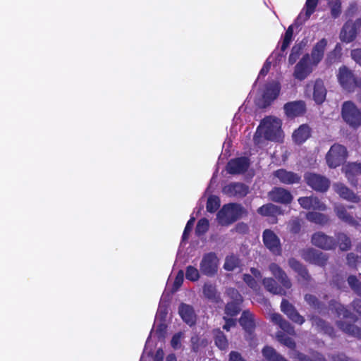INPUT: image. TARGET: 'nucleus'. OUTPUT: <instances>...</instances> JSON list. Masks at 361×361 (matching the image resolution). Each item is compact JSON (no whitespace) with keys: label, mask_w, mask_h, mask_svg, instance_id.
<instances>
[{"label":"nucleus","mask_w":361,"mask_h":361,"mask_svg":"<svg viewBox=\"0 0 361 361\" xmlns=\"http://www.w3.org/2000/svg\"><path fill=\"white\" fill-rule=\"evenodd\" d=\"M282 121L276 116L265 117L260 122L254 135V142L262 147L265 140L279 142L283 137Z\"/></svg>","instance_id":"f257e3e1"},{"label":"nucleus","mask_w":361,"mask_h":361,"mask_svg":"<svg viewBox=\"0 0 361 361\" xmlns=\"http://www.w3.org/2000/svg\"><path fill=\"white\" fill-rule=\"evenodd\" d=\"M269 269L273 276L278 279L282 286H278L276 281L272 278H264L262 283L266 290L275 295H285L286 290L291 288L292 284L286 274L281 268L275 263L269 265Z\"/></svg>","instance_id":"f03ea898"},{"label":"nucleus","mask_w":361,"mask_h":361,"mask_svg":"<svg viewBox=\"0 0 361 361\" xmlns=\"http://www.w3.org/2000/svg\"><path fill=\"white\" fill-rule=\"evenodd\" d=\"M334 308L338 317L336 324L338 328L348 334L361 338V329L350 323L355 322L354 315L341 304H336Z\"/></svg>","instance_id":"7ed1b4c3"},{"label":"nucleus","mask_w":361,"mask_h":361,"mask_svg":"<svg viewBox=\"0 0 361 361\" xmlns=\"http://www.w3.org/2000/svg\"><path fill=\"white\" fill-rule=\"evenodd\" d=\"M245 214V209L238 204H228L224 205L218 212L217 219L221 225H228Z\"/></svg>","instance_id":"20e7f679"},{"label":"nucleus","mask_w":361,"mask_h":361,"mask_svg":"<svg viewBox=\"0 0 361 361\" xmlns=\"http://www.w3.org/2000/svg\"><path fill=\"white\" fill-rule=\"evenodd\" d=\"M347 158L345 147L339 144L332 145L326 155V164L329 168L339 166Z\"/></svg>","instance_id":"39448f33"},{"label":"nucleus","mask_w":361,"mask_h":361,"mask_svg":"<svg viewBox=\"0 0 361 361\" xmlns=\"http://www.w3.org/2000/svg\"><path fill=\"white\" fill-rule=\"evenodd\" d=\"M341 115L350 126L357 128L361 125V113L352 102L348 101L343 104Z\"/></svg>","instance_id":"423d86ee"},{"label":"nucleus","mask_w":361,"mask_h":361,"mask_svg":"<svg viewBox=\"0 0 361 361\" xmlns=\"http://www.w3.org/2000/svg\"><path fill=\"white\" fill-rule=\"evenodd\" d=\"M305 94L310 97L312 96L317 104L322 103L326 95L324 82L322 80H317L308 82L306 85Z\"/></svg>","instance_id":"0eeeda50"},{"label":"nucleus","mask_w":361,"mask_h":361,"mask_svg":"<svg viewBox=\"0 0 361 361\" xmlns=\"http://www.w3.org/2000/svg\"><path fill=\"white\" fill-rule=\"evenodd\" d=\"M307 184L316 191L325 192L330 186V180L326 177L314 173L305 175Z\"/></svg>","instance_id":"6e6552de"},{"label":"nucleus","mask_w":361,"mask_h":361,"mask_svg":"<svg viewBox=\"0 0 361 361\" xmlns=\"http://www.w3.org/2000/svg\"><path fill=\"white\" fill-rule=\"evenodd\" d=\"M219 259L214 252L204 255L200 264L201 272L207 276L214 275L218 270Z\"/></svg>","instance_id":"1a4fd4ad"},{"label":"nucleus","mask_w":361,"mask_h":361,"mask_svg":"<svg viewBox=\"0 0 361 361\" xmlns=\"http://www.w3.org/2000/svg\"><path fill=\"white\" fill-rule=\"evenodd\" d=\"M337 78L342 87L349 92L353 91L356 87L357 79L346 66L339 68Z\"/></svg>","instance_id":"9d476101"},{"label":"nucleus","mask_w":361,"mask_h":361,"mask_svg":"<svg viewBox=\"0 0 361 361\" xmlns=\"http://www.w3.org/2000/svg\"><path fill=\"white\" fill-rule=\"evenodd\" d=\"M310 60V55L305 54L302 56L300 61L295 66L293 76L299 80H305L312 71L315 67L314 65L311 64Z\"/></svg>","instance_id":"9b49d317"},{"label":"nucleus","mask_w":361,"mask_h":361,"mask_svg":"<svg viewBox=\"0 0 361 361\" xmlns=\"http://www.w3.org/2000/svg\"><path fill=\"white\" fill-rule=\"evenodd\" d=\"M361 27V20L355 21L349 20L343 27L340 34L341 40L347 43L353 41L356 37L357 30Z\"/></svg>","instance_id":"f8f14e48"},{"label":"nucleus","mask_w":361,"mask_h":361,"mask_svg":"<svg viewBox=\"0 0 361 361\" xmlns=\"http://www.w3.org/2000/svg\"><path fill=\"white\" fill-rule=\"evenodd\" d=\"M263 242L266 247L273 254L277 255L281 254V247L280 240L274 231L266 229L263 232Z\"/></svg>","instance_id":"ddd939ff"},{"label":"nucleus","mask_w":361,"mask_h":361,"mask_svg":"<svg viewBox=\"0 0 361 361\" xmlns=\"http://www.w3.org/2000/svg\"><path fill=\"white\" fill-rule=\"evenodd\" d=\"M268 197L270 200L283 204H290L293 199L290 192L281 187L274 188L269 192Z\"/></svg>","instance_id":"4468645a"},{"label":"nucleus","mask_w":361,"mask_h":361,"mask_svg":"<svg viewBox=\"0 0 361 361\" xmlns=\"http://www.w3.org/2000/svg\"><path fill=\"white\" fill-rule=\"evenodd\" d=\"M298 201L300 205L305 209L319 211H325L326 209V204L315 196L302 197Z\"/></svg>","instance_id":"2eb2a0df"},{"label":"nucleus","mask_w":361,"mask_h":361,"mask_svg":"<svg viewBox=\"0 0 361 361\" xmlns=\"http://www.w3.org/2000/svg\"><path fill=\"white\" fill-rule=\"evenodd\" d=\"M281 310L293 322L300 325L305 322V318L298 313L295 307L288 300L285 299L282 300Z\"/></svg>","instance_id":"dca6fc26"},{"label":"nucleus","mask_w":361,"mask_h":361,"mask_svg":"<svg viewBox=\"0 0 361 361\" xmlns=\"http://www.w3.org/2000/svg\"><path fill=\"white\" fill-rule=\"evenodd\" d=\"M326 46L327 40L324 38L322 39L314 45L309 60L311 61L312 65L317 66L320 63L324 57Z\"/></svg>","instance_id":"f3484780"},{"label":"nucleus","mask_w":361,"mask_h":361,"mask_svg":"<svg viewBox=\"0 0 361 361\" xmlns=\"http://www.w3.org/2000/svg\"><path fill=\"white\" fill-rule=\"evenodd\" d=\"M281 90L280 84L278 82H272L266 85L262 97V106L265 107L274 100L279 94Z\"/></svg>","instance_id":"a211bd4d"},{"label":"nucleus","mask_w":361,"mask_h":361,"mask_svg":"<svg viewBox=\"0 0 361 361\" xmlns=\"http://www.w3.org/2000/svg\"><path fill=\"white\" fill-rule=\"evenodd\" d=\"M223 192L229 197H243L248 192V188L240 183H232L224 186Z\"/></svg>","instance_id":"6ab92c4d"},{"label":"nucleus","mask_w":361,"mask_h":361,"mask_svg":"<svg viewBox=\"0 0 361 361\" xmlns=\"http://www.w3.org/2000/svg\"><path fill=\"white\" fill-rule=\"evenodd\" d=\"M342 171L350 184L355 185L357 177L361 175V163H348L342 167Z\"/></svg>","instance_id":"aec40b11"},{"label":"nucleus","mask_w":361,"mask_h":361,"mask_svg":"<svg viewBox=\"0 0 361 361\" xmlns=\"http://www.w3.org/2000/svg\"><path fill=\"white\" fill-rule=\"evenodd\" d=\"M302 257L305 260L319 266L324 265L327 261V257L326 254L313 249H308L303 251Z\"/></svg>","instance_id":"412c9836"},{"label":"nucleus","mask_w":361,"mask_h":361,"mask_svg":"<svg viewBox=\"0 0 361 361\" xmlns=\"http://www.w3.org/2000/svg\"><path fill=\"white\" fill-rule=\"evenodd\" d=\"M250 165L247 158L240 157L231 160L226 167L227 171L231 174H237L245 172Z\"/></svg>","instance_id":"4be33fe9"},{"label":"nucleus","mask_w":361,"mask_h":361,"mask_svg":"<svg viewBox=\"0 0 361 361\" xmlns=\"http://www.w3.org/2000/svg\"><path fill=\"white\" fill-rule=\"evenodd\" d=\"M312 242L314 245L324 250H330L335 246L334 238L321 232L316 233L312 235Z\"/></svg>","instance_id":"5701e85b"},{"label":"nucleus","mask_w":361,"mask_h":361,"mask_svg":"<svg viewBox=\"0 0 361 361\" xmlns=\"http://www.w3.org/2000/svg\"><path fill=\"white\" fill-rule=\"evenodd\" d=\"M274 176L277 178L281 183L286 185L298 183L301 178L298 174L283 169L274 171Z\"/></svg>","instance_id":"b1692460"},{"label":"nucleus","mask_w":361,"mask_h":361,"mask_svg":"<svg viewBox=\"0 0 361 361\" xmlns=\"http://www.w3.org/2000/svg\"><path fill=\"white\" fill-rule=\"evenodd\" d=\"M333 189L341 198L345 200L352 202H357L360 200L359 197L343 183H334Z\"/></svg>","instance_id":"393cba45"},{"label":"nucleus","mask_w":361,"mask_h":361,"mask_svg":"<svg viewBox=\"0 0 361 361\" xmlns=\"http://www.w3.org/2000/svg\"><path fill=\"white\" fill-rule=\"evenodd\" d=\"M284 110L288 117H296L305 112V105L302 101L292 102L285 104Z\"/></svg>","instance_id":"a878e982"},{"label":"nucleus","mask_w":361,"mask_h":361,"mask_svg":"<svg viewBox=\"0 0 361 361\" xmlns=\"http://www.w3.org/2000/svg\"><path fill=\"white\" fill-rule=\"evenodd\" d=\"M178 312L182 319L188 325L192 326L196 320V314L192 306L182 303L180 304Z\"/></svg>","instance_id":"bb28decb"},{"label":"nucleus","mask_w":361,"mask_h":361,"mask_svg":"<svg viewBox=\"0 0 361 361\" xmlns=\"http://www.w3.org/2000/svg\"><path fill=\"white\" fill-rule=\"evenodd\" d=\"M269 319L272 322L279 326V327L286 333L290 335H295L294 327L279 313L269 314Z\"/></svg>","instance_id":"cd10ccee"},{"label":"nucleus","mask_w":361,"mask_h":361,"mask_svg":"<svg viewBox=\"0 0 361 361\" xmlns=\"http://www.w3.org/2000/svg\"><path fill=\"white\" fill-rule=\"evenodd\" d=\"M310 133L311 131L310 127L307 125L303 124L294 130L292 135V138L295 143L300 145L310 137Z\"/></svg>","instance_id":"c85d7f7f"},{"label":"nucleus","mask_w":361,"mask_h":361,"mask_svg":"<svg viewBox=\"0 0 361 361\" xmlns=\"http://www.w3.org/2000/svg\"><path fill=\"white\" fill-rule=\"evenodd\" d=\"M250 271L252 275L244 274L243 281L254 291H257L259 289V286L257 279H259L261 278V274L259 270L255 268H252Z\"/></svg>","instance_id":"c756f323"},{"label":"nucleus","mask_w":361,"mask_h":361,"mask_svg":"<svg viewBox=\"0 0 361 361\" xmlns=\"http://www.w3.org/2000/svg\"><path fill=\"white\" fill-rule=\"evenodd\" d=\"M257 213L264 216L274 217L277 215L282 214V210L279 206L269 203L259 207Z\"/></svg>","instance_id":"7c9ffc66"},{"label":"nucleus","mask_w":361,"mask_h":361,"mask_svg":"<svg viewBox=\"0 0 361 361\" xmlns=\"http://www.w3.org/2000/svg\"><path fill=\"white\" fill-rule=\"evenodd\" d=\"M319 0H307L303 10L298 16V20L306 21L310 16L314 12L318 4Z\"/></svg>","instance_id":"2f4dec72"},{"label":"nucleus","mask_w":361,"mask_h":361,"mask_svg":"<svg viewBox=\"0 0 361 361\" xmlns=\"http://www.w3.org/2000/svg\"><path fill=\"white\" fill-rule=\"evenodd\" d=\"M239 322L245 331L248 333H251L255 328L253 315L249 311L243 312Z\"/></svg>","instance_id":"473e14b6"},{"label":"nucleus","mask_w":361,"mask_h":361,"mask_svg":"<svg viewBox=\"0 0 361 361\" xmlns=\"http://www.w3.org/2000/svg\"><path fill=\"white\" fill-rule=\"evenodd\" d=\"M311 319L312 322V326H314L317 331H322L329 336H333V328L327 324L324 320L317 317H313Z\"/></svg>","instance_id":"72a5a7b5"},{"label":"nucleus","mask_w":361,"mask_h":361,"mask_svg":"<svg viewBox=\"0 0 361 361\" xmlns=\"http://www.w3.org/2000/svg\"><path fill=\"white\" fill-rule=\"evenodd\" d=\"M334 211L340 219L350 224H353V218L347 212L344 206L341 204H335Z\"/></svg>","instance_id":"f704fd0d"},{"label":"nucleus","mask_w":361,"mask_h":361,"mask_svg":"<svg viewBox=\"0 0 361 361\" xmlns=\"http://www.w3.org/2000/svg\"><path fill=\"white\" fill-rule=\"evenodd\" d=\"M262 354L269 361H288L281 355L277 353L274 348L269 346H266L263 348Z\"/></svg>","instance_id":"c9c22d12"},{"label":"nucleus","mask_w":361,"mask_h":361,"mask_svg":"<svg viewBox=\"0 0 361 361\" xmlns=\"http://www.w3.org/2000/svg\"><path fill=\"white\" fill-rule=\"evenodd\" d=\"M306 219L313 223L317 224H325L328 222V217L321 213L315 212H310L306 214Z\"/></svg>","instance_id":"e433bc0d"},{"label":"nucleus","mask_w":361,"mask_h":361,"mask_svg":"<svg viewBox=\"0 0 361 361\" xmlns=\"http://www.w3.org/2000/svg\"><path fill=\"white\" fill-rule=\"evenodd\" d=\"M290 267L305 280H308L309 275L305 268L296 259L292 258L288 261Z\"/></svg>","instance_id":"4c0bfd02"},{"label":"nucleus","mask_w":361,"mask_h":361,"mask_svg":"<svg viewBox=\"0 0 361 361\" xmlns=\"http://www.w3.org/2000/svg\"><path fill=\"white\" fill-rule=\"evenodd\" d=\"M215 344L221 350L228 348V341L225 335L220 331H217L215 335Z\"/></svg>","instance_id":"58836bf2"},{"label":"nucleus","mask_w":361,"mask_h":361,"mask_svg":"<svg viewBox=\"0 0 361 361\" xmlns=\"http://www.w3.org/2000/svg\"><path fill=\"white\" fill-rule=\"evenodd\" d=\"M240 264L238 258L234 255L228 256L226 258L224 267L227 271H233Z\"/></svg>","instance_id":"ea45409f"},{"label":"nucleus","mask_w":361,"mask_h":361,"mask_svg":"<svg viewBox=\"0 0 361 361\" xmlns=\"http://www.w3.org/2000/svg\"><path fill=\"white\" fill-rule=\"evenodd\" d=\"M331 8V13L334 18H337L341 13V3L340 0H328Z\"/></svg>","instance_id":"a19ab883"},{"label":"nucleus","mask_w":361,"mask_h":361,"mask_svg":"<svg viewBox=\"0 0 361 361\" xmlns=\"http://www.w3.org/2000/svg\"><path fill=\"white\" fill-rule=\"evenodd\" d=\"M337 239L341 250H347L350 247V240L345 234L339 233L337 235Z\"/></svg>","instance_id":"79ce46f5"},{"label":"nucleus","mask_w":361,"mask_h":361,"mask_svg":"<svg viewBox=\"0 0 361 361\" xmlns=\"http://www.w3.org/2000/svg\"><path fill=\"white\" fill-rule=\"evenodd\" d=\"M220 206L219 198L216 196H210L207 202V210L214 212Z\"/></svg>","instance_id":"37998d69"},{"label":"nucleus","mask_w":361,"mask_h":361,"mask_svg":"<svg viewBox=\"0 0 361 361\" xmlns=\"http://www.w3.org/2000/svg\"><path fill=\"white\" fill-rule=\"evenodd\" d=\"M293 34V26L290 25L288 27L282 42V44L281 47V49L282 51H284L289 46L290 42L292 41Z\"/></svg>","instance_id":"c03bdc74"},{"label":"nucleus","mask_w":361,"mask_h":361,"mask_svg":"<svg viewBox=\"0 0 361 361\" xmlns=\"http://www.w3.org/2000/svg\"><path fill=\"white\" fill-rule=\"evenodd\" d=\"M185 277L191 281H196L200 279V272L196 267L188 266L186 268Z\"/></svg>","instance_id":"a18cd8bd"},{"label":"nucleus","mask_w":361,"mask_h":361,"mask_svg":"<svg viewBox=\"0 0 361 361\" xmlns=\"http://www.w3.org/2000/svg\"><path fill=\"white\" fill-rule=\"evenodd\" d=\"M203 293L205 297L210 300L216 299V290L214 286L205 283L203 288Z\"/></svg>","instance_id":"49530a36"},{"label":"nucleus","mask_w":361,"mask_h":361,"mask_svg":"<svg viewBox=\"0 0 361 361\" xmlns=\"http://www.w3.org/2000/svg\"><path fill=\"white\" fill-rule=\"evenodd\" d=\"M276 338L278 341L284 345L291 349L295 348V343L294 341L292 338L286 336L282 332H278L276 334Z\"/></svg>","instance_id":"de8ad7c7"},{"label":"nucleus","mask_w":361,"mask_h":361,"mask_svg":"<svg viewBox=\"0 0 361 361\" xmlns=\"http://www.w3.org/2000/svg\"><path fill=\"white\" fill-rule=\"evenodd\" d=\"M241 302L238 301H232L228 302L226 307V313L228 315L233 316L237 314L240 312V305Z\"/></svg>","instance_id":"09e8293b"},{"label":"nucleus","mask_w":361,"mask_h":361,"mask_svg":"<svg viewBox=\"0 0 361 361\" xmlns=\"http://www.w3.org/2000/svg\"><path fill=\"white\" fill-rule=\"evenodd\" d=\"M209 228V221L207 219L203 218L197 222L195 232L197 235L205 233Z\"/></svg>","instance_id":"8fccbe9b"},{"label":"nucleus","mask_w":361,"mask_h":361,"mask_svg":"<svg viewBox=\"0 0 361 361\" xmlns=\"http://www.w3.org/2000/svg\"><path fill=\"white\" fill-rule=\"evenodd\" d=\"M348 283L357 294L361 295V283L355 276H350L348 278Z\"/></svg>","instance_id":"3c124183"},{"label":"nucleus","mask_w":361,"mask_h":361,"mask_svg":"<svg viewBox=\"0 0 361 361\" xmlns=\"http://www.w3.org/2000/svg\"><path fill=\"white\" fill-rule=\"evenodd\" d=\"M341 47L339 44H336L335 49L333 51L330 52L326 58V61L329 63H332L336 61V60L341 55Z\"/></svg>","instance_id":"603ef678"},{"label":"nucleus","mask_w":361,"mask_h":361,"mask_svg":"<svg viewBox=\"0 0 361 361\" xmlns=\"http://www.w3.org/2000/svg\"><path fill=\"white\" fill-rule=\"evenodd\" d=\"M300 50L301 48L298 46H294L292 48L291 53L288 58V61L290 64H293L297 61L300 54Z\"/></svg>","instance_id":"864d4df0"},{"label":"nucleus","mask_w":361,"mask_h":361,"mask_svg":"<svg viewBox=\"0 0 361 361\" xmlns=\"http://www.w3.org/2000/svg\"><path fill=\"white\" fill-rule=\"evenodd\" d=\"M347 262L350 267H355L361 262V258L354 253H349L347 255Z\"/></svg>","instance_id":"5fc2aeb1"},{"label":"nucleus","mask_w":361,"mask_h":361,"mask_svg":"<svg viewBox=\"0 0 361 361\" xmlns=\"http://www.w3.org/2000/svg\"><path fill=\"white\" fill-rule=\"evenodd\" d=\"M182 336H183V334L181 332H178L173 336L171 343V346L174 349H178L180 348V345H181L180 341H181Z\"/></svg>","instance_id":"6e6d98bb"},{"label":"nucleus","mask_w":361,"mask_h":361,"mask_svg":"<svg viewBox=\"0 0 361 361\" xmlns=\"http://www.w3.org/2000/svg\"><path fill=\"white\" fill-rule=\"evenodd\" d=\"M228 294L233 300V301H238V302H243L242 295L234 288H230L228 290Z\"/></svg>","instance_id":"4d7b16f0"},{"label":"nucleus","mask_w":361,"mask_h":361,"mask_svg":"<svg viewBox=\"0 0 361 361\" xmlns=\"http://www.w3.org/2000/svg\"><path fill=\"white\" fill-rule=\"evenodd\" d=\"M195 223V218L192 217L188 221L185 230L183 231V240H185L188 238L189 233L191 231L193 225Z\"/></svg>","instance_id":"13d9d810"},{"label":"nucleus","mask_w":361,"mask_h":361,"mask_svg":"<svg viewBox=\"0 0 361 361\" xmlns=\"http://www.w3.org/2000/svg\"><path fill=\"white\" fill-rule=\"evenodd\" d=\"M183 279H184V273H183V271L182 270H180L178 271V273L177 274V276L175 279V281H174V289L176 290L177 289L179 288V287L182 285L183 282Z\"/></svg>","instance_id":"bf43d9fd"},{"label":"nucleus","mask_w":361,"mask_h":361,"mask_svg":"<svg viewBox=\"0 0 361 361\" xmlns=\"http://www.w3.org/2000/svg\"><path fill=\"white\" fill-rule=\"evenodd\" d=\"M290 357L296 360V361H312L309 357H307V356H305L303 354L300 353H298V352H297L295 350H293L291 353Z\"/></svg>","instance_id":"052dcab7"},{"label":"nucleus","mask_w":361,"mask_h":361,"mask_svg":"<svg viewBox=\"0 0 361 361\" xmlns=\"http://www.w3.org/2000/svg\"><path fill=\"white\" fill-rule=\"evenodd\" d=\"M351 57L357 63L361 66V49L352 50Z\"/></svg>","instance_id":"680f3d73"},{"label":"nucleus","mask_w":361,"mask_h":361,"mask_svg":"<svg viewBox=\"0 0 361 361\" xmlns=\"http://www.w3.org/2000/svg\"><path fill=\"white\" fill-rule=\"evenodd\" d=\"M305 300L309 305L314 307H317L318 306L319 302L314 295L307 294L305 296Z\"/></svg>","instance_id":"e2e57ef3"},{"label":"nucleus","mask_w":361,"mask_h":361,"mask_svg":"<svg viewBox=\"0 0 361 361\" xmlns=\"http://www.w3.org/2000/svg\"><path fill=\"white\" fill-rule=\"evenodd\" d=\"M228 361H245L241 355L236 351H231L229 354Z\"/></svg>","instance_id":"0e129e2a"},{"label":"nucleus","mask_w":361,"mask_h":361,"mask_svg":"<svg viewBox=\"0 0 361 361\" xmlns=\"http://www.w3.org/2000/svg\"><path fill=\"white\" fill-rule=\"evenodd\" d=\"M269 60H270V58H269L266 61L265 63L264 64L262 68L261 69V71L259 72V77L264 76L269 72V71L270 69V66H271V61Z\"/></svg>","instance_id":"69168bd1"},{"label":"nucleus","mask_w":361,"mask_h":361,"mask_svg":"<svg viewBox=\"0 0 361 361\" xmlns=\"http://www.w3.org/2000/svg\"><path fill=\"white\" fill-rule=\"evenodd\" d=\"M290 230L291 232L296 233L300 231V225L298 220H293L290 223Z\"/></svg>","instance_id":"338daca9"},{"label":"nucleus","mask_w":361,"mask_h":361,"mask_svg":"<svg viewBox=\"0 0 361 361\" xmlns=\"http://www.w3.org/2000/svg\"><path fill=\"white\" fill-rule=\"evenodd\" d=\"M353 306L355 310L361 315V300H355L353 302Z\"/></svg>","instance_id":"774afa93"}]
</instances>
